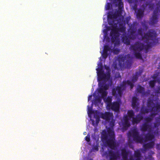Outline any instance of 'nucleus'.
<instances>
[{
    "label": "nucleus",
    "instance_id": "nucleus-9",
    "mask_svg": "<svg viewBox=\"0 0 160 160\" xmlns=\"http://www.w3.org/2000/svg\"><path fill=\"white\" fill-rule=\"evenodd\" d=\"M128 136L132 137L133 140L137 143H141L143 141V138L139 135V132L136 129L132 130L129 133Z\"/></svg>",
    "mask_w": 160,
    "mask_h": 160
},
{
    "label": "nucleus",
    "instance_id": "nucleus-44",
    "mask_svg": "<svg viewBox=\"0 0 160 160\" xmlns=\"http://www.w3.org/2000/svg\"><path fill=\"white\" fill-rule=\"evenodd\" d=\"M100 86L102 87V88L105 91L108 89V86L107 84H105V85H103L101 84Z\"/></svg>",
    "mask_w": 160,
    "mask_h": 160
},
{
    "label": "nucleus",
    "instance_id": "nucleus-39",
    "mask_svg": "<svg viewBox=\"0 0 160 160\" xmlns=\"http://www.w3.org/2000/svg\"><path fill=\"white\" fill-rule=\"evenodd\" d=\"M126 67L128 68H129L131 67L132 65L131 62L130 61L128 60L126 62Z\"/></svg>",
    "mask_w": 160,
    "mask_h": 160
},
{
    "label": "nucleus",
    "instance_id": "nucleus-24",
    "mask_svg": "<svg viewBox=\"0 0 160 160\" xmlns=\"http://www.w3.org/2000/svg\"><path fill=\"white\" fill-rule=\"evenodd\" d=\"M130 36L126 35L124 36L122 38V40L123 42L128 45L130 44Z\"/></svg>",
    "mask_w": 160,
    "mask_h": 160
},
{
    "label": "nucleus",
    "instance_id": "nucleus-12",
    "mask_svg": "<svg viewBox=\"0 0 160 160\" xmlns=\"http://www.w3.org/2000/svg\"><path fill=\"white\" fill-rule=\"evenodd\" d=\"M117 148L113 150L116 149ZM111 150L108 151V156L109 157V159H111L114 160H117L120 158V154L118 151H113V149H111Z\"/></svg>",
    "mask_w": 160,
    "mask_h": 160
},
{
    "label": "nucleus",
    "instance_id": "nucleus-61",
    "mask_svg": "<svg viewBox=\"0 0 160 160\" xmlns=\"http://www.w3.org/2000/svg\"><path fill=\"white\" fill-rule=\"evenodd\" d=\"M89 160H93L92 159H90Z\"/></svg>",
    "mask_w": 160,
    "mask_h": 160
},
{
    "label": "nucleus",
    "instance_id": "nucleus-53",
    "mask_svg": "<svg viewBox=\"0 0 160 160\" xmlns=\"http://www.w3.org/2000/svg\"><path fill=\"white\" fill-rule=\"evenodd\" d=\"M110 9V5L109 3H108L107 5L106 9L107 10H109Z\"/></svg>",
    "mask_w": 160,
    "mask_h": 160
},
{
    "label": "nucleus",
    "instance_id": "nucleus-62",
    "mask_svg": "<svg viewBox=\"0 0 160 160\" xmlns=\"http://www.w3.org/2000/svg\"><path fill=\"white\" fill-rule=\"evenodd\" d=\"M85 133H86V132H85L84 133V134L85 135Z\"/></svg>",
    "mask_w": 160,
    "mask_h": 160
},
{
    "label": "nucleus",
    "instance_id": "nucleus-33",
    "mask_svg": "<svg viewBox=\"0 0 160 160\" xmlns=\"http://www.w3.org/2000/svg\"><path fill=\"white\" fill-rule=\"evenodd\" d=\"M126 57H119L118 58V60L119 62V64L120 65L122 64H124V61Z\"/></svg>",
    "mask_w": 160,
    "mask_h": 160
},
{
    "label": "nucleus",
    "instance_id": "nucleus-45",
    "mask_svg": "<svg viewBox=\"0 0 160 160\" xmlns=\"http://www.w3.org/2000/svg\"><path fill=\"white\" fill-rule=\"evenodd\" d=\"M94 111H93L91 109L89 108L88 109V113L89 115L90 114H93L94 112Z\"/></svg>",
    "mask_w": 160,
    "mask_h": 160
},
{
    "label": "nucleus",
    "instance_id": "nucleus-4",
    "mask_svg": "<svg viewBox=\"0 0 160 160\" xmlns=\"http://www.w3.org/2000/svg\"><path fill=\"white\" fill-rule=\"evenodd\" d=\"M122 11L118 10L114 13H109L108 15V23L109 25H112L117 23V24L123 22L124 17L121 15Z\"/></svg>",
    "mask_w": 160,
    "mask_h": 160
},
{
    "label": "nucleus",
    "instance_id": "nucleus-23",
    "mask_svg": "<svg viewBox=\"0 0 160 160\" xmlns=\"http://www.w3.org/2000/svg\"><path fill=\"white\" fill-rule=\"evenodd\" d=\"M130 119L128 117L127 115H124L123 118V125L124 126L128 127L130 126V124L129 120Z\"/></svg>",
    "mask_w": 160,
    "mask_h": 160
},
{
    "label": "nucleus",
    "instance_id": "nucleus-57",
    "mask_svg": "<svg viewBox=\"0 0 160 160\" xmlns=\"http://www.w3.org/2000/svg\"><path fill=\"white\" fill-rule=\"evenodd\" d=\"M145 28L146 29H147L148 28V27L147 26H145Z\"/></svg>",
    "mask_w": 160,
    "mask_h": 160
},
{
    "label": "nucleus",
    "instance_id": "nucleus-60",
    "mask_svg": "<svg viewBox=\"0 0 160 160\" xmlns=\"http://www.w3.org/2000/svg\"><path fill=\"white\" fill-rule=\"evenodd\" d=\"M109 160H113V159H109Z\"/></svg>",
    "mask_w": 160,
    "mask_h": 160
},
{
    "label": "nucleus",
    "instance_id": "nucleus-10",
    "mask_svg": "<svg viewBox=\"0 0 160 160\" xmlns=\"http://www.w3.org/2000/svg\"><path fill=\"white\" fill-rule=\"evenodd\" d=\"M110 25L112 27V28L111 29L110 35L111 37L112 42H115L116 38L119 36V33L117 29L118 24L117 23H116L115 24Z\"/></svg>",
    "mask_w": 160,
    "mask_h": 160
},
{
    "label": "nucleus",
    "instance_id": "nucleus-52",
    "mask_svg": "<svg viewBox=\"0 0 160 160\" xmlns=\"http://www.w3.org/2000/svg\"><path fill=\"white\" fill-rule=\"evenodd\" d=\"M96 123L98 124L99 123V122L100 121V117L98 118H96Z\"/></svg>",
    "mask_w": 160,
    "mask_h": 160
},
{
    "label": "nucleus",
    "instance_id": "nucleus-47",
    "mask_svg": "<svg viewBox=\"0 0 160 160\" xmlns=\"http://www.w3.org/2000/svg\"><path fill=\"white\" fill-rule=\"evenodd\" d=\"M122 7L123 8V2L121 1H119L118 3V8L120 9Z\"/></svg>",
    "mask_w": 160,
    "mask_h": 160
},
{
    "label": "nucleus",
    "instance_id": "nucleus-38",
    "mask_svg": "<svg viewBox=\"0 0 160 160\" xmlns=\"http://www.w3.org/2000/svg\"><path fill=\"white\" fill-rule=\"evenodd\" d=\"M101 102V99L99 97H97L96 98L94 102L96 104H97L98 103H100Z\"/></svg>",
    "mask_w": 160,
    "mask_h": 160
},
{
    "label": "nucleus",
    "instance_id": "nucleus-25",
    "mask_svg": "<svg viewBox=\"0 0 160 160\" xmlns=\"http://www.w3.org/2000/svg\"><path fill=\"white\" fill-rule=\"evenodd\" d=\"M144 9H139L137 11L136 16L137 18L138 19L142 18L143 16Z\"/></svg>",
    "mask_w": 160,
    "mask_h": 160
},
{
    "label": "nucleus",
    "instance_id": "nucleus-63",
    "mask_svg": "<svg viewBox=\"0 0 160 160\" xmlns=\"http://www.w3.org/2000/svg\"><path fill=\"white\" fill-rule=\"evenodd\" d=\"M85 133H86V132H85L84 133V134L85 135Z\"/></svg>",
    "mask_w": 160,
    "mask_h": 160
},
{
    "label": "nucleus",
    "instance_id": "nucleus-51",
    "mask_svg": "<svg viewBox=\"0 0 160 160\" xmlns=\"http://www.w3.org/2000/svg\"><path fill=\"white\" fill-rule=\"evenodd\" d=\"M156 148L158 150H160V142L158 144H156Z\"/></svg>",
    "mask_w": 160,
    "mask_h": 160
},
{
    "label": "nucleus",
    "instance_id": "nucleus-54",
    "mask_svg": "<svg viewBox=\"0 0 160 160\" xmlns=\"http://www.w3.org/2000/svg\"><path fill=\"white\" fill-rule=\"evenodd\" d=\"M92 97V95H90L88 97V101H89L91 99Z\"/></svg>",
    "mask_w": 160,
    "mask_h": 160
},
{
    "label": "nucleus",
    "instance_id": "nucleus-59",
    "mask_svg": "<svg viewBox=\"0 0 160 160\" xmlns=\"http://www.w3.org/2000/svg\"><path fill=\"white\" fill-rule=\"evenodd\" d=\"M107 38L108 39H109V38L108 37H107Z\"/></svg>",
    "mask_w": 160,
    "mask_h": 160
},
{
    "label": "nucleus",
    "instance_id": "nucleus-14",
    "mask_svg": "<svg viewBox=\"0 0 160 160\" xmlns=\"http://www.w3.org/2000/svg\"><path fill=\"white\" fill-rule=\"evenodd\" d=\"M116 51L118 50L115 49H111L110 47L108 45H105L103 47V52L102 54V56L103 58L106 59L108 56V52L111 51V52H115Z\"/></svg>",
    "mask_w": 160,
    "mask_h": 160
},
{
    "label": "nucleus",
    "instance_id": "nucleus-27",
    "mask_svg": "<svg viewBox=\"0 0 160 160\" xmlns=\"http://www.w3.org/2000/svg\"><path fill=\"white\" fill-rule=\"evenodd\" d=\"M154 138L153 135L150 133H148L145 136V138L146 141H150L152 140Z\"/></svg>",
    "mask_w": 160,
    "mask_h": 160
},
{
    "label": "nucleus",
    "instance_id": "nucleus-21",
    "mask_svg": "<svg viewBox=\"0 0 160 160\" xmlns=\"http://www.w3.org/2000/svg\"><path fill=\"white\" fill-rule=\"evenodd\" d=\"M154 141H152L148 143L144 144L143 147L145 151H146L148 149L153 148L154 145Z\"/></svg>",
    "mask_w": 160,
    "mask_h": 160
},
{
    "label": "nucleus",
    "instance_id": "nucleus-29",
    "mask_svg": "<svg viewBox=\"0 0 160 160\" xmlns=\"http://www.w3.org/2000/svg\"><path fill=\"white\" fill-rule=\"evenodd\" d=\"M127 115L129 118H132V119L135 115V112L133 110H128V111Z\"/></svg>",
    "mask_w": 160,
    "mask_h": 160
},
{
    "label": "nucleus",
    "instance_id": "nucleus-50",
    "mask_svg": "<svg viewBox=\"0 0 160 160\" xmlns=\"http://www.w3.org/2000/svg\"><path fill=\"white\" fill-rule=\"evenodd\" d=\"M131 19V17H128L126 18V22L128 23L129 22V21H130Z\"/></svg>",
    "mask_w": 160,
    "mask_h": 160
},
{
    "label": "nucleus",
    "instance_id": "nucleus-41",
    "mask_svg": "<svg viewBox=\"0 0 160 160\" xmlns=\"http://www.w3.org/2000/svg\"><path fill=\"white\" fill-rule=\"evenodd\" d=\"M138 35L142 36V28H139L138 30Z\"/></svg>",
    "mask_w": 160,
    "mask_h": 160
},
{
    "label": "nucleus",
    "instance_id": "nucleus-22",
    "mask_svg": "<svg viewBox=\"0 0 160 160\" xmlns=\"http://www.w3.org/2000/svg\"><path fill=\"white\" fill-rule=\"evenodd\" d=\"M138 99L137 97H133L132 98V107L133 108H136L137 109H138V106L139 103L138 102Z\"/></svg>",
    "mask_w": 160,
    "mask_h": 160
},
{
    "label": "nucleus",
    "instance_id": "nucleus-6",
    "mask_svg": "<svg viewBox=\"0 0 160 160\" xmlns=\"http://www.w3.org/2000/svg\"><path fill=\"white\" fill-rule=\"evenodd\" d=\"M105 69L107 71L106 74L104 73L103 70L102 68L96 69L98 76V80L99 82L103 80L104 81H108L110 78V70L108 66H105Z\"/></svg>",
    "mask_w": 160,
    "mask_h": 160
},
{
    "label": "nucleus",
    "instance_id": "nucleus-19",
    "mask_svg": "<svg viewBox=\"0 0 160 160\" xmlns=\"http://www.w3.org/2000/svg\"><path fill=\"white\" fill-rule=\"evenodd\" d=\"M143 117L141 114H138L135 117H134L132 119V122L134 124H138L142 120Z\"/></svg>",
    "mask_w": 160,
    "mask_h": 160
},
{
    "label": "nucleus",
    "instance_id": "nucleus-3",
    "mask_svg": "<svg viewBox=\"0 0 160 160\" xmlns=\"http://www.w3.org/2000/svg\"><path fill=\"white\" fill-rule=\"evenodd\" d=\"M147 107L148 108H147L144 106H142L140 111L141 114H145L148 113L149 112H151L150 109L154 107L158 106L160 107V102H159V99L158 97H153L152 98H149L147 103Z\"/></svg>",
    "mask_w": 160,
    "mask_h": 160
},
{
    "label": "nucleus",
    "instance_id": "nucleus-31",
    "mask_svg": "<svg viewBox=\"0 0 160 160\" xmlns=\"http://www.w3.org/2000/svg\"><path fill=\"white\" fill-rule=\"evenodd\" d=\"M112 100V98L111 97H108L107 98L104 100V102L106 103L107 106L108 107L111 104Z\"/></svg>",
    "mask_w": 160,
    "mask_h": 160
},
{
    "label": "nucleus",
    "instance_id": "nucleus-20",
    "mask_svg": "<svg viewBox=\"0 0 160 160\" xmlns=\"http://www.w3.org/2000/svg\"><path fill=\"white\" fill-rule=\"evenodd\" d=\"M145 0H128V2L130 3H133V5L132 6L133 9L136 11L137 9V5L138 2H142L144 1Z\"/></svg>",
    "mask_w": 160,
    "mask_h": 160
},
{
    "label": "nucleus",
    "instance_id": "nucleus-43",
    "mask_svg": "<svg viewBox=\"0 0 160 160\" xmlns=\"http://www.w3.org/2000/svg\"><path fill=\"white\" fill-rule=\"evenodd\" d=\"M100 88L98 90V92L99 93H101L104 92L105 91L103 89L102 86H100Z\"/></svg>",
    "mask_w": 160,
    "mask_h": 160
},
{
    "label": "nucleus",
    "instance_id": "nucleus-48",
    "mask_svg": "<svg viewBox=\"0 0 160 160\" xmlns=\"http://www.w3.org/2000/svg\"><path fill=\"white\" fill-rule=\"evenodd\" d=\"M155 93L157 94H160V86L158 87L155 91Z\"/></svg>",
    "mask_w": 160,
    "mask_h": 160
},
{
    "label": "nucleus",
    "instance_id": "nucleus-58",
    "mask_svg": "<svg viewBox=\"0 0 160 160\" xmlns=\"http://www.w3.org/2000/svg\"><path fill=\"white\" fill-rule=\"evenodd\" d=\"M118 77H121V76L120 74H119Z\"/></svg>",
    "mask_w": 160,
    "mask_h": 160
},
{
    "label": "nucleus",
    "instance_id": "nucleus-64",
    "mask_svg": "<svg viewBox=\"0 0 160 160\" xmlns=\"http://www.w3.org/2000/svg\"><path fill=\"white\" fill-rule=\"evenodd\" d=\"M159 7H160V5H159ZM159 11H160V9Z\"/></svg>",
    "mask_w": 160,
    "mask_h": 160
},
{
    "label": "nucleus",
    "instance_id": "nucleus-34",
    "mask_svg": "<svg viewBox=\"0 0 160 160\" xmlns=\"http://www.w3.org/2000/svg\"><path fill=\"white\" fill-rule=\"evenodd\" d=\"M156 81L155 80H150L149 82L150 87L151 88H154L156 84Z\"/></svg>",
    "mask_w": 160,
    "mask_h": 160
},
{
    "label": "nucleus",
    "instance_id": "nucleus-16",
    "mask_svg": "<svg viewBox=\"0 0 160 160\" xmlns=\"http://www.w3.org/2000/svg\"><path fill=\"white\" fill-rule=\"evenodd\" d=\"M137 92L141 93L142 96H148L149 95L150 91H145V88L140 85H138L137 88Z\"/></svg>",
    "mask_w": 160,
    "mask_h": 160
},
{
    "label": "nucleus",
    "instance_id": "nucleus-49",
    "mask_svg": "<svg viewBox=\"0 0 160 160\" xmlns=\"http://www.w3.org/2000/svg\"><path fill=\"white\" fill-rule=\"evenodd\" d=\"M148 158L149 160H155L154 158L151 155H149Z\"/></svg>",
    "mask_w": 160,
    "mask_h": 160
},
{
    "label": "nucleus",
    "instance_id": "nucleus-32",
    "mask_svg": "<svg viewBox=\"0 0 160 160\" xmlns=\"http://www.w3.org/2000/svg\"><path fill=\"white\" fill-rule=\"evenodd\" d=\"M135 31L133 29L132 30L130 31V34L131 35V36H130V39L132 40H134L136 39L137 35H134L135 33Z\"/></svg>",
    "mask_w": 160,
    "mask_h": 160
},
{
    "label": "nucleus",
    "instance_id": "nucleus-5",
    "mask_svg": "<svg viewBox=\"0 0 160 160\" xmlns=\"http://www.w3.org/2000/svg\"><path fill=\"white\" fill-rule=\"evenodd\" d=\"M155 121L153 123V126L151 128V126L148 123H144L140 127L141 130L143 132L148 131L151 132L154 128H156V130L154 133L156 134L158 133V127L160 126V115L158 117H156L155 118Z\"/></svg>",
    "mask_w": 160,
    "mask_h": 160
},
{
    "label": "nucleus",
    "instance_id": "nucleus-15",
    "mask_svg": "<svg viewBox=\"0 0 160 160\" xmlns=\"http://www.w3.org/2000/svg\"><path fill=\"white\" fill-rule=\"evenodd\" d=\"M120 106L119 102H115L112 103L111 104L108 108L115 112H118L119 110Z\"/></svg>",
    "mask_w": 160,
    "mask_h": 160
},
{
    "label": "nucleus",
    "instance_id": "nucleus-28",
    "mask_svg": "<svg viewBox=\"0 0 160 160\" xmlns=\"http://www.w3.org/2000/svg\"><path fill=\"white\" fill-rule=\"evenodd\" d=\"M142 73V71H139V72H136L135 73V74L133 75L132 76V81L133 82L137 81L138 80V76L140 75Z\"/></svg>",
    "mask_w": 160,
    "mask_h": 160
},
{
    "label": "nucleus",
    "instance_id": "nucleus-2",
    "mask_svg": "<svg viewBox=\"0 0 160 160\" xmlns=\"http://www.w3.org/2000/svg\"><path fill=\"white\" fill-rule=\"evenodd\" d=\"M152 42H148L146 45H145L143 43L138 41L135 42L134 44L131 45L129 48L130 50L132 51L135 57L138 59H142V56L140 52L144 49L147 51L149 48L152 46Z\"/></svg>",
    "mask_w": 160,
    "mask_h": 160
},
{
    "label": "nucleus",
    "instance_id": "nucleus-36",
    "mask_svg": "<svg viewBox=\"0 0 160 160\" xmlns=\"http://www.w3.org/2000/svg\"><path fill=\"white\" fill-rule=\"evenodd\" d=\"M117 29L118 32H124L126 29L125 27L124 26L120 27L119 28L117 27Z\"/></svg>",
    "mask_w": 160,
    "mask_h": 160
},
{
    "label": "nucleus",
    "instance_id": "nucleus-1",
    "mask_svg": "<svg viewBox=\"0 0 160 160\" xmlns=\"http://www.w3.org/2000/svg\"><path fill=\"white\" fill-rule=\"evenodd\" d=\"M102 140L110 149H114L116 148V143L113 128H109L108 133L105 132L102 134Z\"/></svg>",
    "mask_w": 160,
    "mask_h": 160
},
{
    "label": "nucleus",
    "instance_id": "nucleus-35",
    "mask_svg": "<svg viewBox=\"0 0 160 160\" xmlns=\"http://www.w3.org/2000/svg\"><path fill=\"white\" fill-rule=\"evenodd\" d=\"M115 121L113 119H112L111 121L109 122V126L110 127L112 128H113L114 126L115 125Z\"/></svg>",
    "mask_w": 160,
    "mask_h": 160
},
{
    "label": "nucleus",
    "instance_id": "nucleus-26",
    "mask_svg": "<svg viewBox=\"0 0 160 160\" xmlns=\"http://www.w3.org/2000/svg\"><path fill=\"white\" fill-rule=\"evenodd\" d=\"M121 154L122 158L124 160H127L128 152L126 151L125 149L123 148L121 150Z\"/></svg>",
    "mask_w": 160,
    "mask_h": 160
},
{
    "label": "nucleus",
    "instance_id": "nucleus-7",
    "mask_svg": "<svg viewBox=\"0 0 160 160\" xmlns=\"http://www.w3.org/2000/svg\"><path fill=\"white\" fill-rule=\"evenodd\" d=\"M123 85H121L120 86H118L115 88H113L112 89V94L113 95L117 97L118 96L121 97L123 91L125 87H123L124 85L126 84L130 86L132 84V83L130 80H128L127 81L123 82Z\"/></svg>",
    "mask_w": 160,
    "mask_h": 160
},
{
    "label": "nucleus",
    "instance_id": "nucleus-42",
    "mask_svg": "<svg viewBox=\"0 0 160 160\" xmlns=\"http://www.w3.org/2000/svg\"><path fill=\"white\" fill-rule=\"evenodd\" d=\"M93 114L94 117L95 118L100 117L98 115L99 113L97 111H96Z\"/></svg>",
    "mask_w": 160,
    "mask_h": 160
},
{
    "label": "nucleus",
    "instance_id": "nucleus-37",
    "mask_svg": "<svg viewBox=\"0 0 160 160\" xmlns=\"http://www.w3.org/2000/svg\"><path fill=\"white\" fill-rule=\"evenodd\" d=\"M146 5H148V8L150 10H152L154 9L155 7V4L154 3H150L149 4H146Z\"/></svg>",
    "mask_w": 160,
    "mask_h": 160
},
{
    "label": "nucleus",
    "instance_id": "nucleus-30",
    "mask_svg": "<svg viewBox=\"0 0 160 160\" xmlns=\"http://www.w3.org/2000/svg\"><path fill=\"white\" fill-rule=\"evenodd\" d=\"M154 79H156L158 83L160 84V71L154 74L152 77Z\"/></svg>",
    "mask_w": 160,
    "mask_h": 160
},
{
    "label": "nucleus",
    "instance_id": "nucleus-8",
    "mask_svg": "<svg viewBox=\"0 0 160 160\" xmlns=\"http://www.w3.org/2000/svg\"><path fill=\"white\" fill-rule=\"evenodd\" d=\"M151 113L149 117H147L145 118L146 123H148L151 122L153 119V118L160 112V107L158 106H156L150 109Z\"/></svg>",
    "mask_w": 160,
    "mask_h": 160
},
{
    "label": "nucleus",
    "instance_id": "nucleus-11",
    "mask_svg": "<svg viewBox=\"0 0 160 160\" xmlns=\"http://www.w3.org/2000/svg\"><path fill=\"white\" fill-rule=\"evenodd\" d=\"M157 36L156 32L153 29H150L147 32L144 34L142 36V38L145 39L146 42H148L150 39H152V38L156 37Z\"/></svg>",
    "mask_w": 160,
    "mask_h": 160
},
{
    "label": "nucleus",
    "instance_id": "nucleus-13",
    "mask_svg": "<svg viewBox=\"0 0 160 160\" xmlns=\"http://www.w3.org/2000/svg\"><path fill=\"white\" fill-rule=\"evenodd\" d=\"M158 11L154 10L152 17L149 20V24L150 25H154L158 22Z\"/></svg>",
    "mask_w": 160,
    "mask_h": 160
},
{
    "label": "nucleus",
    "instance_id": "nucleus-56",
    "mask_svg": "<svg viewBox=\"0 0 160 160\" xmlns=\"http://www.w3.org/2000/svg\"><path fill=\"white\" fill-rule=\"evenodd\" d=\"M94 149L96 151H98V148L97 147H96L94 148Z\"/></svg>",
    "mask_w": 160,
    "mask_h": 160
},
{
    "label": "nucleus",
    "instance_id": "nucleus-17",
    "mask_svg": "<svg viewBox=\"0 0 160 160\" xmlns=\"http://www.w3.org/2000/svg\"><path fill=\"white\" fill-rule=\"evenodd\" d=\"M101 117L107 121H109L113 118V115L112 113L109 112H105L104 113H102L101 114Z\"/></svg>",
    "mask_w": 160,
    "mask_h": 160
},
{
    "label": "nucleus",
    "instance_id": "nucleus-18",
    "mask_svg": "<svg viewBox=\"0 0 160 160\" xmlns=\"http://www.w3.org/2000/svg\"><path fill=\"white\" fill-rule=\"evenodd\" d=\"M134 156L136 158L135 160H134L133 156H131L129 158V160H141V154L139 150H137L134 151Z\"/></svg>",
    "mask_w": 160,
    "mask_h": 160
},
{
    "label": "nucleus",
    "instance_id": "nucleus-40",
    "mask_svg": "<svg viewBox=\"0 0 160 160\" xmlns=\"http://www.w3.org/2000/svg\"><path fill=\"white\" fill-rule=\"evenodd\" d=\"M85 140L86 141L88 142H89L90 141V134L88 133L87 135L85 137Z\"/></svg>",
    "mask_w": 160,
    "mask_h": 160
},
{
    "label": "nucleus",
    "instance_id": "nucleus-46",
    "mask_svg": "<svg viewBox=\"0 0 160 160\" xmlns=\"http://www.w3.org/2000/svg\"><path fill=\"white\" fill-rule=\"evenodd\" d=\"M100 94L102 98H104L106 97L107 95V92L105 91Z\"/></svg>",
    "mask_w": 160,
    "mask_h": 160
},
{
    "label": "nucleus",
    "instance_id": "nucleus-55",
    "mask_svg": "<svg viewBox=\"0 0 160 160\" xmlns=\"http://www.w3.org/2000/svg\"><path fill=\"white\" fill-rule=\"evenodd\" d=\"M134 86V84H133V83L131 84V85H130V88L131 89H132L133 87Z\"/></svg>",
    "mask_w": 160,
    "mask_h": 160
}]
</instances>
